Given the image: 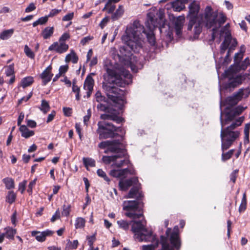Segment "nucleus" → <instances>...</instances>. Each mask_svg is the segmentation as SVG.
<instances>
[{
	"mask_svg": "<svg viewBox=\"0 0 250 250\" xmlns=\"http://www.w3.org/2000/svg\"><path fill=\"white\" fill-rule=\"evenodd\" d=\"M189 11L187 18L189 19L188 30H191L193 26L194 37H197L202 32V24L208 29L213 28L212 38L214 39V32L219 28L226 21V15L222 12H213L210 6L206 7L204 15L198 17L200 4L196 1H192L188 6Z\"/></svg>",
	"mask_w": 250,
	"mask_h": 250,
	"instance_id": "f257e3e1",
	"label": "nucleus"
},
{
	"mask_svg": "<svg viewBox=\"0 0 250 250\" xmlns=\"http://www.w3.org/2000/svg\"><path fill=\"white\" fill-rule=\"evenodd\" d=\"M143 26L138 21H135L132 24L127 26L125 34L122 40L125 44L120 47V60L125 61L124 63L127 67H130L134 72H137V57L132 52H138L142 47V32Z\"/></svg>",
	"mask_w": 250,
	"mask_h": 250,
	"instance_id": "f03ea898",
	"label": "nucleus"
},
{
	"mask_svg": "<svg viewBox=\"0 0 250 250\" xmlns=\"http://www.w3.org/2000/svg\"><path fill=\"white\" fill-rule=\"evenodd\" d=\"M104 68L106 73L103 76L104 82L103 83V88L111 101L123 105L125 103V91L111 85L125 87L131 83L132 75L124 68L118 70L108 67L106 65L104 66Z\"/></svg>",
	"mask_w": 250,
	"mask_h": 250,
	"instance_id": "7ed1b4c3",
	"label": "nucleus"
},
{
	"mask_svg": "<svg viewBox=\"0 0 250 250\" xmlns=\"http://www.w3.org/2000/svg\"><path fill=\"white\" fill-rule=\"evenodd\" d=\"M249 65L244 63V62L239 65L237 64L231 65L225 71V77L228 81L223 84V88L226 90L232 91L234 88L242 84L248 79H250L249 73L237 74L241 70H245Z\"/></svg>",
	"mask_w": 250,
	"mask_h": 250,
	"instance_id": "20e7f679",
	"label": "nucleus"
},
{
	"mask_svg": "<svg viewBox=\"0 0 250 250\" xmlns=\"http://www.w3.org/2000/svg\"><path fill=\"white\" fill-rule=\"evenodd\" d=\"M155 12H150L147 14V20L146 22V26L149 30L146 32L143 26V32L142 33L143 38L142 39V42L145 37L147 38L148 42L151 45H155L156 43L155 38L154 34V30L156 27H159L161 31L162 27H164V19L163 15L160 13L155 14Z\"/></svg>",
	"mask_w": 250,
	"mask_h": 250,
	"instance_id": "39448f33",
	"label": "nucleus"
},
{
	"mask_svg": "<svg viewBox=\"0 0 250 250\" xmlns=\"http://www.w3.org/2000/svg\"><path fill=\"white\" fill-rule=\"evenodd\" d=\"M244 121L243 117L233 122L227 128L223 129L222 127L221 131V149L224 151L229 149L234 141L239 137L240 132L235 129L240 126Z\"/></svg>",
	"mask_w": 250,
	"mask_h": 250,
	"instance_id": "423d86ee",
	"label": "nucleus"
},
{
	"mask_svg": "<svg viewBox=\"0 0 250 250\" xmlns=\"http://www.w3.org/2000/svg\"><path fill=\"white\" fill-rule=\"evenodd\" d=\"M125 215L128 218L135 219L143 216V203L140 200L125 201L123 203Z\"/></svg>",
	"mask_w": 250,
	"mask_h": 250,
	"instance_id": "0eeeda50",
	"label": "nucleus"
},
{
	"mask_svg": "<svg viewBox=\"0 0 250 250\" xmlns=\"http://www.w3.org/2000/svg\"><path fill=\"white\" fill-rule=\"evenodd\" d=\"M133 224L131 227L132 231L134 233V237L139 241H149L153 240V232L151 230H148L143 224L142 221H133Z\"/></svg>",
	"mask_w": 250,
	"mask_h": 250,
	"instance_id": "6e6552de",
	"label": "nucleus"
},
{
	"mask_svg": "<svg viewBox=\"0 0 250 250\" xmlns=\"http://www.w3.org/2000/svg\"><path fill=\"white\" fill-rule=\"evenodd\" d=\"M97 125L98 127L96 131L99 135L100 140L114 138L118 135L116 132L121 128L106 121H99Z\"/></svg>",
	"mask_w": 250,
	"mask_h": 250,
	"instance_id": "1a4fd4ad",
	"label": "nucleus"
},
{
	"mask_svg": "<svg viewBox=\"0 0 250 250\" xmlns=\"http://www.w3.org/2000/svg\"><path fill=\"white\" fill-rule=\"evenodd\" d=\"M125 153V152L110 156H104L102 161L105 164H109L112 162V167L120 168L127 165L129 162L128 160L124 158Z\"/></svg>",
	"mask_w": 250,
	"mask_h": 250,
	"instance_id": "9d476101",
	"label": "nucleus"
},
{
	"mask_svg": "<svg viewBox=\"0 0 250 250\" xmlns=\"http://www.w3.org/2000/svg\"><path fill=\"white\" fill-rule=\"evenodd\" d=\"M118 111L113 108L107 109L105 113L101 114L100 118L104 120H108L115 122L117 124H120L124 122V119L118 116Z\"/></svg>",
	"mask_w": 250,
	"mask_h": 250,
	"instance_id": "9b49d317",
	"label": "nucleus"
},
{
	"mask_svg": "<svg viewBox=\"0 0 250 250\" xmlns=\"http://www.w3.org/2000/svg\"><path fill=\"white\" fill-rule=\"evenodd\" d=\"M128 174L135 175L136 172L133 168H124L120 169H112L110 171V175L115 178L125 177Z\"/></svg>",
	"mask_w": 250,
	"mask_h": 250,
	"instance_id": "f8f14e48",
	"label": "nucleus"
},
{
	"mask_svg": "<svg viewBox=\"0 0 250 250\" xmlns=\"http://www.w3.org/2000/svg\"><path fill=\"white\" fill-rule=\"evenodd\" d=\"M140 188L141 184L138 182L136 185L132 187L126 198H136V200H142L144 195L142 191L140 190Z\"/></svg>",
	"mask_w": 250,
	"mask_h": 250,
	"instance_id": "ddd939ff",
	"label": "nucleus"
},
{
	"mask_svg": "<svg viewBox=\"0 0 250 250\" xmlns=\"http://www.w3.org/2000/svg\"><path fill=\"white\" fill-rule=\"evenodd\" d=\"M69 46L66 43L56 42H54L48 47V50L50 51H55L59 54L63 53L67 51Z\"/></svg>",
	"mask_w": 250,
	"mask_h": 250,
	"instance_id": "4468645a",
	"label": "nucleus"
},
{
	"mask_svg": "<svg viewBox=\"0 0 250 250\" xmlns=\"http://www.w3.org/2000/svg\"><path fill=\"white\" fill-rule=\"evenodd\" d=\"M138 182V178L137 177H133L125 180H121L119 183L120 189L123 191H126L130 187H133Z\"/></svg>",
	"mask_w": 250,
	"mask_h": 250,
	"instance_id": "2eb2a0df",
	"label": "nucleus"
},
{
	"mask_svg": "<svg viewBox=\"0 0 250 250\" xmlns=\"http://www.w3.org/2000/svg\"><path fill=\"white\" fill-rule=\"evenodd\" d=\"M110 142L108 148L104 151L105 153L110 152L119 154L125 152V150L122 148V144L119 140L110 141Z\"/></svg>",
	"mask_w": 250,
	"mask_h": 250,
	"instance_id": "dca6fc26",
	"label": "nucleus"
},
{
	"mask_svg": "<svg viewBox=\"0 0 250 250\" xmlns=\"http://www.w3.org/2000/svg\"><path fill=\"white\" fill-rule=\"evenodd\" d=\"M94 75V73H90L87 76L84 83L83 88L87 91V98L90 97L93 90V86L94 84V80L91 75Z\"/></svg>",
	"mask_w": 250,
	"mask_h": 250,
	"instance_id": "f3484780",
	"label": "nucleus"
},
{
	"mask_svg": "<svg viewBox=\"0 0 250 250\" xmlns=\"http://www.w3.org/2000/svg\"><path fill=\"white\" fill-rule=\"evenodd\" d=\"M54 234V231L49 229L45 231L40 232L37 231H33L31 232L32 236L35 237L36 240L39 242H44L46 237L47 236H51Z\"/></svg>",
	"mask_w": 250,
	"mask_h": 250,
	"instance_id": "a211bd4d",
	"label": "nucleus"
},
{
	"mask_svg": "<svg viewBox=\"0 0 250 250\" xmlns=\"http://www.w3.org/2000/svg\"><path fill=\"white\" fill-rule=\"evenodd\" d=\"M52 67L48 66L41 74V77L42 80L43 85H46L51 80L53 74L51 73Z\"/></svg>",
	"mask_w": 250,
	"mask_h": 250,
	"instance_id": "6ab92c4d",
	"label": "nucleus"
},
{
	"mask_svg": "<svg viewBox=\"0 0 250 250\" xmlns=\"http://www.w3.org/2000/svg\"><path fill=\"white\" fill-rule=\"evenodd\" d=\"M238 93L236 92L234 93L231 96L228 97L225 100V104L230 106H233L237 104L241 101Z\"/></svg>",
	"mask_w": 250,
	"mask_h": 250,
	"instance_id": "aec40b11",
	"label": "nucleus"
},
{
	"mask_svg": "<svg viewBox=\"0 0 250 250\" xmlns=\"http://www.w3.org/2000/svg\"><path fill=\"white\" fill-rule=\"evenodd\" d=\"M188 0H176L172 3V7L174 11L180 12L185 8V3Z\"/></svg>",
	"mask_w": 250,
	"mask_h": 250,
	"instance_id": "412c9836",
	"label": "nucleus"
},
{
	"mask_svg": "<svg viewBox=\"0 0 250 250\" xmlns=\"http://www.w3.org/2000/svg\"><path fill=\"white\" fill-rule=\"evenodd\" d=\"M236 116V115H235V111H233V110H231L225 113L224 121H222V117H221V125L222 127L224 125L228 124L229 122L232 121Z\"/></svg>",
	"mask_w": 250,
	"mask_h": 250,
	"instance_id": "4be33fe9",
	"label": "nucleus"
},
{
	"mask_svg": "<svg viewBox=\"0 0 250 250\" xmlns=\"http://www.w3.org/2000/svg\"><path fill=\"white\" fill-rule=\"evenodd\" d=\"M19 130L21 133V136L26 139L33 136L35 134L34 131L30 130L25 125H21Z\"/></svg>",
	"mask_w": 250,
	"mask_h": 250,
	"instance_id": "5701e85b",
	"label": "nucleus"
},
{
	"mask_svg": "<svg viewBox=\"0 0 250 250\" xmlns=\"http://www.w3.org/2000/svg\"><path fill=\"white\" fill-rule=\"evenodd\" d=\"M153 236L154 237L153 240L149 241L151 242L152 244L143 246V250H154L158 247L159 240L156 238V235H153Z\"/></svg>",
	"mask_w": 250,
	"mask_h": 250,
	"instance_id": "b1692460",
	"label": "nucleus"
},
{
	"mask_svg": "<svg viewBox=\"0 0 250 250\" xmlns=\"http://www.w3.org/2000/svg\"><path fill=\"white\" fill-rule=\"evenodd\" d=\"M231 41V37L230 36L227 35L225 37V40L221 43L220 46V53L223 54L226 50L228 48V46Z\"/></svg>",
	"mask_w": 250,
	"mask_h": 250,
	"instance_id": "393cba45",
	"label": "nucleus"
},
{
	"mask_svg": "<svg viewBox=\"0 0 250 250\" xmlns=\"http://www.w3.org/2000/svg\"><path fill=\"white\" fill-rule=\"evenodd\" d=\"M54 30L53 27H46L42 31L41 35L44 39H48L53 35Z\"/></svg>",
	"mask_w": 250,
	"mask_h": 250,
	"instance_id": "a878e982",
	"label": "nucleus"
},
{
	"mask_svg": "<svg viewBox=\"0 0 250 250\" xmlns=\"http://www.w3.org/2000/svg\"><path fill=\"white\" fill-rule=\"evenodd\" d=\"M78 60V56L73 50H71L70 53L67 54L65 58V62H72L73 63H77Z\"/></svg>",
	"mask_w": 250,
	"mask_h": 250,
	"instance_id": "bb28decb",
	"label": "nucleus"
},
{
	"mask_svg": "<svg viewBox=\"0 0 250 250\" xmlns=\"http://www.w3.org/2000/svg\"><path fill=\"white\" fill-rule=\"evenodd\" d=\"M124 13V6L122 5H120L116 11L112 14L111 19L113 21H116L123 15Z\"/></svg>",
	"mask_w": 250,
	"mask_h": 250,
	"instance_id": "cd10ccee",
	"label": "nucleus"
},
{
	"mask_svg": "<svg viewBox=\"0 0 250 250\" xmlns=\"http://www.w3.org/2000/svg\"><path fill=\"white\" fill-rule=\"evenodd\" d=\"M5 236L6 238L9 239H14V236L17 233L16 229H14L11 227H6L4 228Z\"/></svg>",
	"mask_w": 250,
	"mask_h": 250,
	"instance_id": "c85d7f7f",
	"label": "nucleus"
},
{
	"mask_svg": "<svg viewBox=\"0 0 250 250\" xmlns=\"http://www.w3.org/2000/svg\"><path fill=\"white\" fill-rule=\"evenodd\" d=\"M236 93L239 94L238 95L239 96L240 100L243 98H248L250 94V87L248 86L245 88H240Z\"/></svg>",
	"mask_w": 250,
	"mask_h": 250,
	"instance_id": "c756f323",
	"label": "nucleus"
},
{
	"mask_svg": "<svg viewBox=\"0 0 250 250\" xmlns=\"http://www.w3.org/2000/svg\"><path fill=\"white\" fill-rule=\"evenodd\" d=\"M14 32V30L13 29L4 30L0 35V39L2 40H7L12 36Z\"/></svg>",
	"mask_w": 250,
	"mask_h": 250,
	"instance_id": "7c9ffc66",
	"label": "nucleus"
},
{
	"mask_svg": "<svg viewBox=\"0 0 250 250\" xmlns=\"http://www.w3.org/2000/svg\"><path fill=\"white\" fill-rule=\"evenodd\" d=\"M117 223L120 229L125 231H127L129 229L130 222H128L125 220L122 219L117 221Z\"/></svg>",
	"mask_w": 250,
	"mask_h": 250,
	"instance_id": "2f4dec72",
	"label": "nucleus"
},
{
	"mask_svg": "<svg viewBox=\"0 0 250 250\" xmlns=\"http://www.w3.org/2000/svg\"><path fill=\"white\" fill-rule=\"evenodd\" d=\"M113 2H106L103 11H106L108 14L113 13L115 11L116 5L113 4Z\"/></svg>",
	"mask_w": 250,
	"mask_h": 250,
	"instance_id": "473e14b6",
	"label": "nucleus"
},
{
	"mask_svg": "<svg viewBox=\"0 0 250 250\" xmlns=\"http://www.w3.org/2000/svg\"><path fill=\"white\" fill-rule=\"evenodd\" d=\"M83 161L87 170L88 169V167H94L95 166V161L92 158L84 157L83 159Z\"/></svg>",
	"mask_w": 250,
	"mask_h": 250,
	"instance_id": "72a5a7b5",
	"label": "nucleus"
},
{
	"mask_svg": "<svg viewBox=\"0 0 250 250\" xmlns=\"http://www.w3.org/2000/svg\"><path fill=\"white\" fill-rule=\"evenodd\" d=\"M78 244L79 242L77 240H74L73 242L71 241L70 240H68L65 250H70L71 249H76L77 248Z\"/></svg>",
	"mask_w": 250,
	"mask_h": 250,
	"instance_id": "f704fd0d",
	"label": "nucleus"
},
{
	"mask_svg": "<svg viewBox=\"0 0 250 250\" xmlns=\"http://www.w3.org/2000/svg\"><path fill=\"white\" fill-rule=\"evenodd\" d=\"M3 182L5 184L6 188L10 189L14 188V181L11 178H6L2 180Z\"/></svg>",
	"mask_w": 250,
	"mask_h": 250,
	"instance_id": "c9c22d12",
	"label": "nucleus"
},
{
	"mask_svg": "<svg viewBox=\"0 0 250 250\" xmlns=\"http://www.w3.org/2000/svg\"><path fill=\"white\" fill-rule=\"evenodd\" d=\"M225 150L223 151L222 150V151H223V153L222 154V160L223 162H225V161L229 159L233 155V154L234 152V151H235L234 149H232L229 150L228 152L225 153L224 152Z\"/></svg>",
	"mask_w": 250,
	"mask_h": 250,
	"instance_id": "e433bc0d",
	"label": "nucleus"
},
{
	"mask_svg": "<svg viewBox=\"0 0 250 250\" xmlns=\"http://www.w3.org/2000/svg\"><path fill=\"white\" fill-rule=\"evenodd\" d=\"M247 208V199L246 193L245 192L243 195L241 204L239 208V211L240 212H244Z\"/></svg>",
	"mask_w": 250,
	"mask_h": 250,
	"instance_id": "4c0bfd02",
	"label": "nucleus"
},
{
	"mask_svg": "<svg viewBox=\"0 0 250 250\" xmlns=\"http://www.w3.org/2000/svg\"><path fill=\"white\" fill-rule=\"evenodd\" d=\"M33 83V78L32 77H27L23 78L21 80V86L25 88L30 85Z\"/></svg>",
	"mask_w": 250,
	"mask_h": 250,
	"instance_id": "58836bf2",
	"label": "nucleus"
},
{
	"mask_svg": "<svg viewBox=\"0 0 250 250\" xmlns=\"http://www.w3.org/2000/svg\"><path fill=\"white\" fill-rule=\"evenodd\" d=\"M97 174L98 176L102 178L106 181L108 184L110 182L109 178L107 176L106 173L102 169H98L97 171Z\"/></svg>",
	"mask_w": 250,
	"mask_h": 250,
	"instance_id": "ea45409f",
	"label": "nucleus"
},
{
	"mask_svg": "<svg viewBox=\"0 0 250 250\" xmlns=\"http://www.w3.org/2000/svg\"><path fill=\"white\" fill-rule=\"evenodd\" d=\"M16 195L13 191H10L6 197V201L11 204L15 201Z\"/></svg>",
	"mask_w": 250,
	"mask_h": 250,
	"instance_id": "a19ab883",
	"label": "nucleus"
},
{
	"mask_svg": "<svg viewBox=\"0 0 250 250\" xmlns=\"http://www.w3.org/2000/svg\"><path fill=\"white\" fill-rule=\"evenodd\" d=\"M184 21V16L177 17L175 22V28H183Z\"/></svg>",
	"mask_w": 250,
	"mask_h": 250,
	"instance_id": "79ce46f5",
	"label": "nucleus"
},
{
	"mask_svg": "<svg viewBox=\"0 0 250 250\" xmlns=\"http://www.w3.org/2000/svg\"><path fill=\"white\" fill-rule=\"evenodd\" d=\"M72 91L76 93V99L77 101L80 100V89L79 86L76 85V81H73L72 83Z\"/></svg>",
	"mask_w": 250,
	"mask_h": 250,
	"instance_id": "37998d69",
	"label": "nucleus"
},
{
	"mask_svg": "<svg viewBox=\"0 0 250 250\" xmlns=\"http://www.w3.org/2000/svg\"><path fill=\"white\" fill-rule=\"evenodd\" d=\"M48 20L47 16L39 18L37 21L33 23V26L36 27L39 24L42 25L45 24Z\"/></svg>",
	"mask_w": 250,
	"mask_h": 250,
	"instance_id": "c03bdc74",
	"label": "nucleus"
},
{
	"mask_svg": "<svg viewBox=\"0 0 250 250\" xmlns=\"http://www.w3.org/2000/svg\"><path fill=\"white\" fill-rule=\"evenodd\" d=\"M40 109L44 113H46L49 110L50 106L49 105L48 103L46 100H42V104L41 107H40Z\"/></svg>",
	"mask_w": 250,
	"mask_h": 250,
	"instance_id": "a18cd8bd",
	"label": "nucleus"
},
{
	"mask_svg": "<svg viewBox=\"0 0 250 250\" xmlns=\"http://www.w3.org/2000/svg\"><path fill=\"white\" fill-rule=\"evenodd\" d=\"M250 125H246L245 128H244V145H246L247 144H249L250 140H249V130H250Z\"/></svg>",
	"mask_w": 250,
	"mask_h": 250,
	"instance_id": "49530a36",
	"label": "nucleus"
},
{
	"mask_svg": "<svg viewBox=\"0 0 250 250\" xmlns=\"http://www.w3.org/2000/svg\"><path fill=\"white\" fill-rule=\"evenodd\" d=\"M85 220L81 217H78L76 219L75 224L76 229L82 228L84 226Z\"/></svg>",
	"mask_w": 250,
	"mask_h": 250,
	"instance_id": "de8ad7c7",
	"label": "nucleus"
},
{
	"mask_svg": "<svg viewBox=\"0 0 250 250\" xmlns=\"http://www.w3.org/2000/svg\"><path fill=\"white\" fill-rule=\"evenodd\" d=\"M24 53H25L26 55L28 57H29L31 59H34L35 54L31 50V49L28 47V46L27 45H25L24 46Z\"/></svg>",
	"mask_w": 250,
	"mask_h": 250,
	"instance_id": "09e8293b",
	"label": "nucleus"
},
{
	"mask_svg": "<svg viewBox=\"0 0 250 250\" xmlns=\"http://www.w3.org/2000/svg\"><path fill=\"white\" fill-rule=\"evenodd\" d=\"M245 50H242V48H241L239 52L235 54L234 56V61L236 63H239L243 57L244 53Z\"/></svg>",
	"mask_w": 250,
	"mask_h": 250,
	"instance_id": "8fccbe9b",
	"label": "nucleus"
},
{
	"mask_svg": "<svg viewBox=\"0 0 250 250\" xmlns=\"http://www.w3.org/2000/svg\"><path fill=\"white\" fill-rule=\"evenodd\" d=\"M70 211H71V205H68L67 206H66V205H64L63 206V210L62 211V214L63 216H68L69 215Z\"/></svg>",
	"mask_w": 250,
	"mask_h": 250,
	"instance_id": "3c124183",
	"label": "nucleus"
},
{
	"mask_svg": "<svg viewBox=\"0 0 250 250\" xmlns=\"http://www.w3.org/2000/svg\"><path fill=\"white\" fill-rule=\"evenodd\" d=\"M14 73V65L11 64L7 67V69L5 71V74L7 76H10L13 75Z\"/></svg>",
	"mask_w": 250,
	"mask_h": 250,
	"instance_id": "603ef678",
	"label": "nucleus"
},
{
	"mask_svg": "<svg viewBox=\"0 0 250 250\" xmlns=\"http://www.w3.org/2000/svg\"><path fill=\"white\" fill-rule=\"evenodd\" d=\"M95 99L97 102L100 103L102 101H104L105 97L102 95L101 92L97 91L95 95Z\"/></svg>",
	"mask_w": 250,
	"mask_h": 250,
	"instance_id": "864d4df0",
	"label": "nucleus"
},
{
	"mask_svg": "<svg viewBox=\"0 0 250 250\" xmlns=\"http://www.w3.org/2000/svg\"><path fill=\"white\" fill-rule=\"evenodd\" d=\"M110 141H103L98 145V146L101 149H104L106 147L107 148H108L109 145H110Z\"/></svg>",
	"mask_w": 250,
	"mask_h": 250,
	"instance_id": "5fc2aeb1",
	"label": "nucleus"
},
{
	"mask_svg": "<svg viewBox=\"0 0 250 250\" xmlns=\"http://www.w3.org/2000/svg\"><path fill=\"white\" fill-rule=\"evenodd\" d=\"M70 38V35L68 33H63L61 37L59 38V42L63 43H65V42L67 40H68Z\"/></svg>",
	"mask_w": 250,
	"mask_h": 250,
	"instance_id": "6e6d98bb",
	"label": "nucleus"
},
{
	"mask_svg": "<svg viewBox=\"0 0 250 250\" xmlns=\"http://www.w3.org/2000/svg\"><path fill=\"white\" fill-rule=\"evenodd\" d=\"M238 172V170H235L230 175V181H232L233 183H235Z\"/></svg>",
	"mask_w": 250,
	"mask_h": 250,
	"instance_id": "4d7b16f0",
	"label": "nucleus"
},
{
	"mask_svg": "<svg viewBox=\"0 0 250 250\" xmlns=\"http://www.w3.org/2000/svg\"><path fill=\"white\" fill-rule=\"evenodd\" d=\"M27 181L26 180L23 181L19 184V190L21 191V193H23L25 189V187L26 185Z\"/></svg>",
	"mask_w": 250,
	"mask_h": 250,
	"instance_id": "13d9d810",
	"label": "nucleus"
},
{
	"mask_svg": "<svg viewBox=\"0 0 250 250\" xmlns=\"http://www.w3.org/2000/svg\"><path fill=\"white\" fill-rule=\"evenodd\" d=\"M93 39V37L92 36H87L83 38L81 41V43L83 45H85L87 43H88L89 41L92 40Z\"/></svg>",
	"mask_w": 250,
	"mask_h": 250,
	"instance_id": "bf43d9fd",
	"label": "nucleus"
},
{
	"mask_svg": "<svg viewBox=\"0 0 250 250\" xmlns=\"http://www.w3.org/2000/svg\"><path fill=\"white\" fill-rule=\"evenodd\" d=\"M60 218V212L59 209H58L55 214L53 215L52 218H51V221L52 222H55L57 219H58Z\"/></svg>",
	"mask_w": 250,
	"mask_h": 250,
	"instance_id": "052dcab7",
	"label": "nucleus"
},
{
	"mask_svg": "<svg viewBox=\"0 0 250 250\" xmlns=\"http://www.w3.org/2000/svg\"><path fill=\"white\" fill-rule=\"evenodd\" d=\"M73 17H74V13L73 12L69 13L66 14V15H65L62 18V20L63 21H69L71 20L73 18Z\"/></svg>",
	"mask_w": 250,
	"mask_h": 250,
	"instance_id": "680f3d73",
	"label": "nucleus"
},
{
	"mask_svg": "<svg viewBox=\"0 0 250 250\" xmlns=\"http://www.w3.org/2000/svg\"><path fill=\"white\" fill-rule=\"evenodd\" d=\"M97 107L99 110L105 112L107 111V109H111V108H107L105 104H103L101 103H99L97 105Z\"/></svg>",
	"mask_w": 250,
	"mask_h": 250,
	"instance_id": "e2e57ef3",
	"label": "nucleus"
},
{
	"mask_svg": "<svg viewBox=\"0 0 250 250\" xmlns=\"http://www.w3.org/2000/svg\"><path fill=\"white\" fill-rule=\"evenodd\" d=\"M61 11V10L60 9H54L51 10V11L50 12L49 14L47 15V17H53L56 15H57L58 14H59Z\"/></svg>",
	"mask_w": 250,
	"mask_h": 250,
	"instance_id": "0e129e2a",
	"label": "nucleus"
},
{
	"mask_svg": "<svg viewBox=\"0 0 250 250\" xmlns=\"http://www.w3.org/2000/svg\"><path fill=\"white\" fill-rule=\"evenodd\" d=\"M36 183V179H34V180L30 182L29 184L28 189H27V192L31 193L32 192V189L33 187L35 185Z\"/></svg>",
	"mask_w": 250,
	"mask_h": 250,
	"instance_id": "69168bd1",
	"label": "nucleus"
},
{
	"mask_svg": "<svg viewBox=\"0 0 250 250\" xmlns=\"http://www.w3.org/2000/svg\"><path fill=\"white\" fill-rule=\"evenodd\" d=\"M63 111L65 116L69 117L72 114V108L69 107H63Z\"/></svg>",
	"mask_w": 250,
	"mask_h": 250,
	"instance_id": "338daca9",
	"label": "nucleus"
},
{
	"mask_svg": "<svg viewBox=\"0 0 250 250\" xmlns=\"http://www.w3.org/2000/svg\"><path fill=\"white\" fill-rule=\"evenodd\" d=\"M36 6L33 3H31L25 9V12L26 13L30 12L36 9Z\"/></svg>",
	"mask_w": 250,
	"mask_h": 250,
	"instance_id": "774afa93",
	"label": "nucleus"
}]
</instances>
